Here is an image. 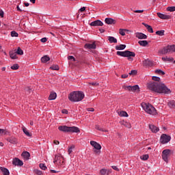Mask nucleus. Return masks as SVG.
Here are the masks:
<instances>
[{
    "label": "nucleus",
    "instance_id": "obj_5",
    "mask_svg": "<svg viewBox=\"0 0 175 175\" xmlns=\"http://www.w3.org/2000/svg\"><path fill=\"white\" fill-rule=\"evenodd\" d=\"M116 54L120 57H128L127 59L131 62L133 61V58H132V57H136V54L135 53V52H132L131 51H117Z\"/></svg>",
    "mask_w": 175,
    "mask_h": 175
},
{
    "label": "nucleus",
    "instance_id": "obj_17",
    "mask_svg": "<svg viewBox=\"0 0 175 175\" xmlns=\"http://www.w3.org/2000/svg\"><path fill=\"white\" fill-rule=\"evenodd\" d=\"M7 140L9 142V143H11V144H17L18 143V141H17V138L14 137L8 138Z\"/></svg>",
    "mask_w": 175,
    "mask_h": 175
},
{
    "label": "nucleus",
    "instance_id": "obj_56",
    "mask_svg": "<svg viewBox=\"0 0 175 175\" xmlns=\"http://www.w3.org/2000/svg\"><path fill=\"white\" fill-rule=\"evenodd\" d=\"M26 91L27 94H31V88H26Z\"/></svg>",
    "mask_w": 175,
    "mask_h": 175
},
{
    "label": "nucleus",
    "instance_id": "obj_48",
    "mask_svg": "<svg viewBox=\"0 0 175 175\" xmlns=\"http://www.w3.org/2000/svg\"><path fill=\"white\" fill-rule=\"evenodd\" d=\"M74 148H75V146H74V145L71 146L68 148V154H72V152Z\"/></svg>",
    "mask_w": 175,
    "mask_h": 175
},
{
    "label": "nucleus",
    "instance_id": "obj_36",
    "mask_svg": "<svg viewBox=\"0 0 175 175\" xmlns=\"http://www.w3.org/2000/svg\"><path fill=\"white\" fill-rule=\"evenodd\" d=\"M119 116H120V117H128V113H126V111H122L120 112Z\"/></svg>",
    "mask_w": 175,
    "mask_h": 175
},
{
    "label": "nucleus",
    "instance_id": "obj_1",
    "mask_svg": "<svg viewBox=\"0 0 175 175\" xmlns=\"http://www.w3.org/2000/svg\"><path fill=\"white\" fill-rule=\"evenodd\" d=\"M148 88L153 92H157V94H164V95H169L172 94V90L166 87L165 83L161 82H151L148 84Z\"/></svg>",
    "mask_w": 175,
    "mask_h": 175
},
{
    "label": "nucleus",
    "instance_id": "obj_41",
    "mask_svg": "<svg viewBox=\"0 0 175 175\" xmlns=\"http://www.w3.org/2000/svg\"><path fill=\"white\" fill-rule=\"evenodd\" d=\"M96 129H97V131H100L101 132H107V131L99 126H96Z\"/></svg>",
    "mask_w": 175,
    "mask_h": 175
},
{
    "label": "nucleus",
    "instance_id": "obj_26",
    "mask_svg": "<svg viewBox=\"0 0 175 175\" xmlns=\"http://www.w3.org/2000/svg\"><path fill=\"white\" fill-rule=\"evenodd\" d=\"M162 60H163L164 62H172V61H174V58H173V57H162Z\"/></svg>",
    "mask_w": 175,
    "mask_h": 175
},
{
    "label": "nucleus",
    "instance_id": "obj_64",
    "mask_svg": "<svg viewBox=\"0 0 175 175\" xmlns=\"http://www.w3.org/2000/svg\"><path fill=\"white\" fill-rule=\"evenodd\" d=\"M0 16L3 17V11L2 10L0 11Z\"/></svg>",
    "mask_w": 175,
    "mask_h": 175
},
{
    "label": "nucleus",
    "instance_id": "obj_24",
    "mask_svg": "<svg viewBox=\"0 0 175 175\" xmlns=\"http://www.w3.org/2000/svg\"><path fill=\"white\" fill-rule=\"evenodd\" d=\"M49 61H50V57H49L47 55H44V57H42L41 58V62L43 64H46V62H49Z\"/></svg>",
    "mask_w": 175,
    "mask_h": 175
},
{
    "label": "nucleus",
    "instance_id": "obj_47",
    "mask_svg": "<svg viewBox=\"0 0 175 175\" xmlns=\"http://www.w3.org/2000/svg\"><path fill=\"white\" fill-rule=\"evenodd\" d=\"M152 80L154 81H157V83H161L159 81L161 80V78L158 77H152Z\"/></svg>",
    "mask_w": 175,
    "mask_h": 175
},
{
    "label": "nucleus",
    "instance_id": "obj_20",
    "mask_svg": "<svg viewBox=\"0 0 175 175\" xmlns=\"http://www.w3.org/2000/svg\"><path fill=\"white\" fill-rule=\"evenodd\" d=\"M142 25H144V27H146V29L148 30V32H150V33H154V29H152V27L144 23H142Z\"/></svg>",
    "mask_w": 175,
    "mask_h": 175
},
{
    "label": "nucleus",
    "instance_id": "obj_40",
    "mask_svg": "<svg viewBox=\"0 0 175 175\" xmlns=\"http://www.w3.org/2000/svg\"><path fill=\"white\" fill-rule=\"evenodd\" d=\"M39 167L42 169V170H46V169H47V167L44 163H40Z\"/></svg>",
    "mask_w": 175,
    "mask_h": 175
},
{
    "label": "nucleus",
    "instance_id": "obj_16",
    "mask_svg": "<svg viewBox=\"0 0 175 175\" xmlns=\"http://www.w3.org/2000/svg\"><path fill=\"white\" fill-rule=\"evenodd\" d=\"M135 37L138 39H147V36L143 33H135Z\"/></svg>",
    "mask_w": 175,
    "mask_h": 175
},
{
    "label": "nucleus",
    "instance_id": "obj_52",
    "mask_svg": "<svg viewBox=\"0 0 175 175\" xmlns=\"http://www.w3.org/2000/svg\"><path fill=\"white\" fill-rule=\"evenodd\" d=\"M112 169H113V170H116V172H120V169H118L116 165H113Z\"/></svg>",
    "mask_w": 175,
    "mask_h": 175
},
{
    "label": "nucleus",
    "instance_id": "obj_11",
    "mask_svg": "<svg viewBox=\"0 0 175 175\" xmlns=\"http://www.w3.org/2000/svg\"><path fill=\"white\" fill-rule=\"evenodd\" d=\"M157 16L158 17H159V18H161V20H170V18H172L170 15H166L160 12H157Z\"/></svg>",
    "mask_w": 175,
    "mask_h": 175
},
{
    "label": "nucleus",
    "instance_id": "obj_27",
    "mask_svg": "<svg viewBox=\"0 0 175 175\" xmlns=\"http://www.w3.org/2000/svg\"><path fill=\"white\" fill-rule=\"evenodd\" d=\"M139 46H142V47H146L147 44H148V42L147 40H140L138 42Z\"/></svg>",
    "mask_w": 175,
    "mask_h": 175
},
{
    "label": "nucleus",
    "instance_id": "obj_32",
    "mask_svg": "<svg viewBox=\"0 0 175 175\" xmlns=\"http://www.w3.org/2000/svg\"><path fill=\"white\" fill-rule=\"evenodd\" d=\"M108 40L111 43H117V39L113 36H109L108 37Z\"/></svg>",
    "mask_w": 175,
    "mask_h": 175
},
{
    "label": "nucleus",
    "instance_id": "obj_15",
    "mask_svg": "<svg viewBox=\"0 0 175 175\" xmlns=\"http://www.w3.org/2000/svg\"><path fill=\"white\" fill-rule=\"evenodd\" d=\"M149 129L153 133H157L159 132V128L157 127V126L154 124H149Z\"/></svg>",
    "mask_w": 175,
    "mask_h": 175
},
{
    "label": "nucleus",
    "instance_id": "obj_55",
    "mask_svg": "<svg viewBox=\"0 0 175 175\" xmlns=\"http://www.w3.org/2000/svg\"><path fill=\"white\" fill-rule=\"evenodd\" d=\"M121 77L122 79H126V77H128V75L126 74L122 75Z\"/></svg>",
    "mask_w": 175,
    "mask_h": 175
},
{
    "label": "nucleus",
    "instance_id": "obj_6",
    "mask_svg": "<svg viewBox=\"0 0 175 175\" xmlns=\"http://www.w3.org/2000/svg\"><path fill=\"white\" fill-rule=\"evenodd\" d=\"M175 45H167L161 50H160V54H167V53H174Z\"/></svg>",
    "mask_w": 175,
    "mask_h": 175
},
{
    "label": "nucleus",
    "instance_id": "obj_30",
    "mask_svg": "<svg viewBox=\"0 0 175 175\" xmlns=\"http://www.w3.org/2000/svg\"><path fill=\"white\" fill-rule=\"evenodd\" d=\"M126 48V45L125 44H120L115 47L116 50H125Z\"/></svg>",
    "mask_w": 175,
    "mask_h": 175
},
{
    "label": "nucleus",
    "instance_id": "obj_7",
    "mask_svg": "<svg viewBox=\"0 0 175 175\" xmlns=\"http://www.w3.org/2000/svg\"><path fill=\"white\" fill-rule=\"evenodd\" d=\"M123 89L125 90L126 91H129V92H139L140 91V88H139L138 85H135L133 86L124 85Z\"/></svg>",
    "mask_w": 175,
    "mask_h": 175
},
{
    "label": "nucleus",
    "instance_id": "obj_37",
    "mask_svg": "<svg viewBox=\"0 0 175 175\" xmlns=\"http://www.w3.org/2000/svg\"><path fill=\"white\" fill-rule=\"evenodd\" d=\"M128 31L127 29H119V33L122 35V36H125V31Z\"/></svg>",
    "mask_w": 175,
    "mask_h": 175
},
{
    "label": "nucleus",
    "instance_id": "obj_45",
    "mask_svg": "<svg viewBox=\"0 0 175 175\" xmlns=\"http://www.w3.org/2000/svg\"><path fill=\"white\" fill-rule=\"evenodd\" d=\"M100 173L101 175H106L107 173V170L102 169V170H100Z\"/></svg>",
    "mask_w": 175,
    "mask_h": 175
},
{
    "label": "nucleus",
    "instance_id": "obj_10",
    "mask_svg": "<svg viewBox=\"0 0 175 175\" xmlns=\"http://www.w3.org/2000/svg\"><path fill=\"white\" fill-rule=\"evenodd\" d=\"M170 155V150L166 149L164 150L162 152V158L165 162H167V158Z\"/></svg>",
    "mask_w": 175,
    "mask_h": 175
},
{
    "label": "nucleus",
    "instance_id": "obj_3",
    "mask_svg": "<svg viewBox=\"0 0 175 175\" xmlns=\"http://www.w3.org/2000/svg\"><path fill=\"white\" fill-rule=\"evenodd\" d=\"M58 129L65 133H79L80 132V129L77 126H59Z\"/></svg>",
    "mask_w": 175,
    "mask_h": 175
},
{
    "label": "nucleus",
    "instance_id": "obj_8",
    "mask_svg": "<svg viewBox=\"0 0 175 175\" xmlns=\"http://www.w3.org/2000/svg\"><path fill=\"white\" fill-rule=\"evenodd\" d=\"M172 139V137L166 134H163L161 136L160 142L162 144H166V143H169V141Z\"/></svg>",
    "mask_w": 175,
    "mask_h": 175
},
{
    "label": "nucleus",
    "instance_id": "obj_13",
    "mask_svg": "<svg viewBox=\"0 0 175 175\" xmlns=\"http://www.w3.org/2000/svg\"><path fill=\"white\" fill-rule=\"evenodd\" d=\"M13 165L15 166H23V161L20 160L18 158H15L12 161Z\"/></svg>",
    "mask_w": 175,
    "mask_h": 175
},
{
    "label": "nucleus",
    "instance_id": "obj_33",
    "mask_svg": "<svg viewBox=\"0 0 175 175\" xmlns=\"http://www.w3.org/2000/svg\"><path fill=\"white\" fill-rule=\"evenodd\" d=\"M16 54H18V55H23V54H24V51H22L21 48L18 47L16 51Z\"/></svg>",
    "mask_w": 175,
    "mask_h": 175
},
{
    "label": "nucleus",
    "instance_id": "obj_53",
    "mask_svg": "<svg viewBox=\"0 0 175 175\" xmlns=\"http://www.w3.org/2000/svg\"><path fill=\"white\" fill-rule=\"evenodd\" d=\"M133 12H134V13H143V12H144V10H134Z\"/></svg>",
    "mask_w": 175,
    "mask_h": 175
},
{
    "label": "nucleus",
    "instance_id": "obj_22",
    "mask_svg": "<svg viewBox=\"0 0 175 175\" xmlns=\"http://www.w3.org/2000/svg\"><path fill=\"white\" fill-rule=\"evenodd\" d=\"M22 131H23V133L26 135V136H28V137H31V136H32V134L29 133V131H28V129H27L25 126H22Z\"/></svg>",
    "mask_w": 175,
    "mask_h": 175
},
{
    "label": "nucleus",
    "instance_id": "obj_23",
    "mask_svg": "<svg viewBox=\"0 0 175 175\" xmlns=\"http://www.w3.org/2000/svg\"><path fill=\"white\" fill-rule=\"evenodd\" d=\"M0 170L2 172L3 175L10 174V172H9V170H8V168H5L3 167H0Z\"/></svg>",
    "mask_w": 175,
    "mask_h": 175
},
{
    "label": "nucleus",
    "instance_id": "obj_44",
    "mask_svg": "<svg viewBox=\"0 0 175 175\" xmlns=\"http://www.w3.org/2000/svg\"><path fill=\"white\" fill-rule=\"evenodd\" d=\"M34 173L35 174H37V175H42L43 174V172H42V171L39 170H34Z\"/></svg>",
    "mask_w": 175,
    "mask_h": 175
},
{
    "label": "nucleus",
    "instance_id": "obj_4",
    "mask_svg": "<svg viewBox=\"0 0 175 175\" xmlns=\"http://www.w3.org/2000/svg\"><path fill=\"white\" fill-rule=\"evenodd\" d=\"M141 106L146 111V113H148V114H151L152 116H157V109H155V107H154V106H152L151 104L142 103L141 104Z\"/></svg>",
    "mask_w": 175,
    "mask_h": 175
},
{
    "label": "nucleus",
    "instance_id": "obj_54",
    "mask_svg": "<svg viewBox=\"0 0 175 175\" xmlns=\"http://www.w3.org/2000/svg\"><path fill=\"white\" fill-rule=\"evenodd\" d=\"M68 59H73L74 62L76 61V59L73 56H68Z\"/></svg>",
    "mask_w": 175,
    "mask_h": 175
},
{
    "label": "nucleus",
    "instance_id": "obj_59",
    "mask_svg": "<svg viewBox=\"0 0 175 175\" xmlns=\"http://www.w3.org/2000/svg\"><path fill=\"white\" fill-rule=\"evenodd\" d=\"M3 133H5V129H0V135H2Z\"/></svg>",
    "mask_w": 175,
    "mask_h": 175
},
{
    "label": "nucleus",
    "instance_id": "obj_18",
    "mask_svg": "<svg viewBox=\"0 0 175 175\" xmlns=\"http://www.w3.org/2000/svg\"><path fill=\"white\" fill-rule=\"evenodd\" d=\"M144 66H152V62L150 59H145L142 62Z\"/></svg>",
    "mask_w": 175,
    "mask_h": 175
},
{
    "label": "nucleus",
    "instance_id": "obj_49",
    "mask_svg": "<svg viewBox=\"0 0 175 175\" xmlns=\"http://www.w3.org/2000/svg\"><path fill=\"white\" fill-rule=\"evenodd\" d=\"M167 10L168 12H175V7H173V6H172V7H168V8H167Z\"/></svg>",
    "mask_w": 175,
    "mask_h": 175
},
{
    "label": "nucleus",
    "instance_id": "obj_35",
    "mask_svg": "<svg viewBox=\"0 0 175 175\" xmlns=\"http://www.w3.org/2000/svg\"><path fill=\"white\" fill-rule=\"evenodd\" d=\"M50 69L52 70H59V66L58 65H53L50 67Z\"/></svg>",
    "mask_w": 175,
    "mask_h": 175
},
{
    "label": "nucleus",
    "instance_id": "obj_29",
    "mask_svg": "<svg viewBox=\"0 0 175 175\" xmlns=\"http://www.w3.org/2000/svg\"><path fill=\"white\" fill-rule=\"evenodd\" d=\"M105 21L106 24H108V25L114 24V20L111 18H105Z\"/></svg>",
    "mask_w": 175,
    "mask_h": 175
},
{
    "label": "nucleus",
    "instance_id": "obj_14",
    "mask_svg": "<svg viewBox=\"0 0 175 175\" xmlns=\"http://www.w3.org/2000/svg\"><path fill=\"white\" fill-rule=\"evenodd\" d=\"M90 144L92 146V147H94V148H95V150H101L102 148L100 144H98V142L95 141H91Z\"/></svg>",
    "mask_w": 175,
    "mask_h": 175
},
{
    "label": "nucleus",
    "instance_id": "obj_2",
    "mask_svg": "<svg viewBox=\"0 0 175 175\" xmlns=\"http://www.w3.org/2000/svg\"><path fill=\"white\" fill-rule=\"evenodd\" d=\"M68 99L70 102H80L84 99V93L83 92H73L68 95Z\"/></svg>",
    "mask_w": 175,
    "mask_h": 175
},
{
    "label": "nucleus",
    "instance_id": "obj_42",
    "mask_svg": "<svg viewBox=\"0 0 175 175\" xmlns=\"http://www.w3.org/2000/svg\"><path fill=\"white\" fill-rule=\"evenodd\" d=\"M129 75H130V76H135L137 75V71L136 70H133L129 73Z\"/></svg>",
    "mask_w": 175,
    "mask_h": 175
},
{
    "label": "nucleus",
    "instance_id": "obj_19",
    "mask_svg": "<svg viewBox=\"0 0 175 175\" xmlns=\"http://www.w3.org/2000/svg\"><path fill=\"white\" fill-rule=\"evenodd\" d=\"M85 49H96V44H94V42L92 44H85Z\"/></svg>",
    "mask_w": 175,
    "mask_h": 175
},
{
    "label": "nucleus",
    "instance_id": "obj_38",
    "mask_svg": "<svg viewBox=\"0 0 175 175\" xmlns=\"http://www.w3.org/2000/svg\"><path fill=\"white\" fill-rule=\"evenodd\" d=\"M11 36L12 38H17L18 36V33L16 32V31H11Z\"/></svg>",
    "mask_w": 175,
    "mask_h": 175
},
{
    "label": "nucleus",
    "instance_id": "obj_50",
    "mask_svg": "<svg viewBox=\"0 0 175 175\" xmlns=\"http://www.w3.org/2000/svg\"><path fill=\"white\" fill-rule=\"evenodd\" d=\"M89 85H94V87H98V85H99V83H97V82L89 83Z\"/></svg>",
    "mask_w": 175,
    "mask_h": 175
},
{
    "label": "nucleus",
    "instance_id": "obj_57",
    "mask_svg": "<svg viewBox=\"0 0 175 175\" xmlns=\"http://www.w3.org/2000/svg\"><path fill=\"white\" fill-rule=\"evenodd\" d=\"M62 113L63 114H68V110H66V109H63V110L62 111Z\"/></svg>",
    "mask_w": 175,
    "mask_h": 175
},
{
    "label": "nucleus",
    "instance_id": "obj_51",
    "mask_svg": "<svg viewBox=\"0 0 175 175\" xmlns=\"http://www.w3.org/2000/svg\"><path fill=\"white\" fill-rule=\"evenodd\" d=\"M40 41L42 43H46V42H47V38H42Z\"/></svg>",
    "mask_w": 175,
    "mask_h": 175
},
{
    "label": "nucleus",
    "instance_id": "obj_63",
    "mask_svg": "<svg viewBox=\"0 0 175 175\" xmlns=\"http://www.w3.org/2000/svg\"><path fill=\"white\" fill-rule=\"evenodd\" d=\"M16 9L18 12H23V10H21L18 5H17Z\"/></svg>",
    "mask_w": 175,
    "mask_h": 175
},
{
    "label": "nucleus",
    "instance_id": "obj_43",
    "mask_svg": "<svg viewBox=\"0 0 175 175\" xmlns=\"http://www.w3.org/2000/svg\"><path fill=\"white\" fill-rule=\"evenodd\" d=\"M155 73H157L158 75H165V72L159 69L156 70Z\"/></svg>",
    "mask_w": 175,
    "mask_h": 175
},
{
    "label": "nucleus",
    "instance_id": "obj_39",
    "mask_svg": "<svg viewBox=\"0 0 175 175\" xmlns=\"http://www.w3.org/2000/svg\"><path fill=\"white\" fill-rule=\"evenodd\" d=\"M140 159L142 161H147V159H148V154H144L140 157Z\"/></svg>",
    "mask_w": 175,
    "mask_h": 175
},
{
    "label": "nucleus",
    "instance_id": "obj_62",
    "mask_svg": "<svg viewBox=\"0 0 175 175\" xmlns=\"http://www.w3.org/2000/svg\"><path fill=\"white\" fill-rule=\"evenodd\" d=\"M53 143H54V144L58 145V144H59V141L54 140Z\"/></svg>",
    "mask_w": 175,
    "mask_h": 175
},
{
    "label": "nucleus",
    "instance_id": "obj_61",
    "mask_svg": "<svg viewBox=\"0 0 175 175\" xmlns=\"http://www.w3.org/2000/svg\"><path fill=\"white\" fill-rule=\"evenodd\" d=\"M51 173H59V171H56L54 170H51Z\"/></svg>",
    "mask_w": 175,
    "mask_h": 175
},
{
    "label": "nucleus",
    "instance_id": "obj_60",
    "mask_svg": "<svg viewBox=\"0 0 175 175\" xmlns=\"http://www.w3.org/2000/svg\"><path fill=\"white\" fill-rule=\"evenodd\" d=\"M79 12H85V7H83L79 10Z\"/></svg>",
    "mask_w": 175,
    "mask_h": 175
},
{
    "label": "nucleus",
    "instance_id": "obj_34",
    "mask_svg": "<svg viewBox=\"0 0 175 175\" xmlns=\"http://www.w3.org/2000/svg\"><path fill=\"white\" fill-rule=\"evenodd\" d=\"M156 35H159V36H163V35H165V30H159L156 31Z\"/></svg>",
    "mask_w": 175,
    "mask_h": 175
},
{
    "label": "nucleus",
    "instance_id": "obj_46",
    "mask_svg": "<svg viewBox=\"0 0 175 175\" xmlns=\"http://www.w3.org/2000/svg\"><path fill=\"white\" fill-rule=\"evenodd\" d=\"M11 69H12L13 70H17V69H18V64H14L12 66H11Z\"/></svg>",
    "mask_w": 175,
    "mask_h": 175
},
{
    "label": "nucleus",
    "instance_id": "obj_31",
    "mask_svg": "<svg viewBox=\"0 0 175 175\" xmlns=\"http://www.w3.org/2000/svg\"><path fill=\"white\" fill-rule=\"evenodd\" d=\"M22 157H23L25 159H29V157H31V154L28 152H23L22 153Z\"/></svg>",
    "mask_w": 175,
    "mask_h": 175
},
{
    "label": "nucleus",
    "instance_id": "obj_12",
    "mask_svg": "<svg viewBox=\"0 0 175 175\" xmlns=\"http://www.w3.org/2000/svg\"><path fill=\"white\" fill-rule=\"evenodd\" d=\"M90 25H91V27H103V22H102L99 20L94 21L90 23Z\"/></svg>",
    "mask_w": 175,
    "mask_h": 175
},
{
    "label": "nucleus",
    "instance_id": "obj_25",
    "mask_svg": "<svg viewBox=\"0 0 175 175\" xmlns=\"http://www.w3.org/2000/svg\"><path fill=\"white\" fill-rule=\"evenodd\" d=\"M56 98H57V93L51 92L49 97V100H54V99H56Z\"/></svg>",
    "mask_w": 175,
    "mask_h": 175
},
{
    "label": "nucleus",
    "instance_id": "obj_21",
    "mask_svg": "<svg viewBox=\"0 0 175 175\" xmlns=\"http://www.w3.org/2000/svg\"><path fill=\"white\" fill-rule=\"evenodd\" d=\"M10 57L12 59H17V53L16 51H10Z\"/></svg>",
    "mask_w": 175,
    "mask_h": 175
},
{
    "label": "nucleus",
    "instance_id": "obj_58",
    "mask_svg": "<svg viewBox=\"0 0 175 175\" xmlns=\"http://www.w3.org/2000/svg\"><path fill=\"white\" fill-rule=\"evenodd\" d=\"M88 111H95V109L94 108H88Z\"/></svg>",
    "mask_w": 175,
    "mask_h": 175
},
{
    "label": "nucleus",
    "instance_id": "obj_28",
    "mask_svg": "<svg viewBox=\"0 0 175 175\" xmlns=\"http://www.w3.org/2000/svg\"><path fill=\"white\" fill-rule=\"evenodd\" d=\"M167 105L170 109H175V100H172L169 101Z\"/></svg>",
    "mask_w": 175,
    "mask_h": 175
},
{
    "label": "nucleus",
    "instance_id": "obj_9",
    "mask_svg": "<svg viewBox=\"0 0 175 175\" xmlns=\"http://www.w3.org/2000/svg\"><path fill=\"white\" fill-rule=\"evenodd\" d=\"M53 163L57 165H62L64 163V157L59 155H55Z\"/></svg>",
    "mask_w": 175,
    "mask_h": 175
}]
</instances>
